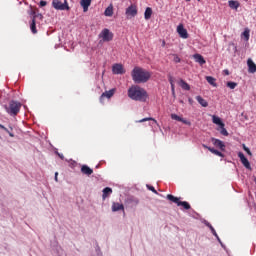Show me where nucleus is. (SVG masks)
<instances>
[{"label": "nucleus", "instance_id": "1", "mask_svg": "<svg viewBox=\"0 0 256 256\" xmlns=\"http://www.w3.org/2000/svg\"><path fill=\"white\" fill-rule=\"evenodd\" d=\"M128 97L132 99V101H140L141 103H145L147 99H149V94H147V90L142 88L141 86H131L128 89Z\"/></svg>", "mask_w": 256, "mask_h": 256}, {"label": "nucleus", "instance_id": "2", "mask_svg": "<svg viewBox=\"0 0 256 256\" xmlns=\"http://www.w3.org/2000/svg\"><path fill=\"white\" fill-rule=\"evenodd\" d=\"M131 75L134 83H147L151 79V72L137 66L134 67Z\"/></svg>", "mask_w": 256, "mask_h": 256}, {"label": "nucleus", "instance_id": "3", "mask_svg": "<svg viewBox=\"0 0 256 256\" xmlns=\"http://www.w3.org/2000/svg\"><path fill=\"white\" fill-rule=\"evenodd\" d=\"M22 104L20 102L11 100L9 102L8 107L6 108L7 113L9 115H13L14 117L19 114V111H21Z\"/></svg>", "mask_w": 256, "mask_h": 256}, {"label": "nucleus", "instance_id": "4", "mask_svg": "<svg viewBox=\"0 0 256 256\" xmlns=\"http://www.w3.org/2000/svg\"><path fill=\"white\" fill-rule=\"evenodd\" d=\"M52 6L57 11H69V3L67 2V0H65L64 3L61 2V0H53Z\"/></svg>", "mask_w": 256, "mask_h": 256}, {"label": "nucleus", "instance_id": "5", "mask_svg": "<svg viewBox=\"0 0 256 256\" xmlns=\"http://www.w3.org/2000/svg\"><path fill=\"white\" fill-rule=\"evenodd\" d=\"M99 38L102 39V41H104V43H109V41H113V32H111V30L105 28L100 32Z\"/></svg>", "mask_w": 256, "mask_h": 256}, {"label": "nucleus", "instance_id": "6", "mask_svg": "<svg viewBox=\"0 0 256 256\" xmlns=\"http://www.w3.org/2000/svg\"><path fill=\"white\" fill-rule=\"evenodd\" d=\"M114 95H115V88H112L109 91H105L100 96V103H103V101H105V98L106 99H111V97H113Z\"/></svg>", "mask_w": 256, "mask_h": 256}, {"label": "nucleus", "instance_id": "7", "mask_svg": "<svg viewBox=\"0 0 256 256\" xmlns=\"http://www.w3.org/2000/svg\"><path fill=\"white\" fill-rule=\"evenodd\" d=\"M238 157H239L242 165H244V167L246 169L251 170V163H249V160L247 159V157H245V154H243V152H239Z\"/></svg>", "mask_w": 256, "mask_h": 256}, {"label": "nucleus", "instance_id": "8", "mask_svg": "<svg viewBox=\"0 0 256 256\" xmlns=\"http://www.w3.org/2000/svg\"><path fill=\"white\" fill-rule=\"evenodd\" d=\"M112 72L114 75H123L125 73V69L122 64H114L112 66Z\"/></svg>", "mask_w": 256, "mask_h": 256}, {"label": "nucleus", "instance_id": "9", "mask_svg": "<svg viewBox=\"0 0 256 256\" xmlns=\"http://www.w3.org/2000/svg\"><path fill=\"white\" fill-rule=\"evenodd\" d=\"M177 33L180 35L182 39H188L189 33H187V29L183 27V24L178 25L177 27Z\"/></svg>", "mask_w": 256, "mask_h": 256}, {"label": "nucleus", "instance_id": "10", "mask_svg": "<svg viewBox=\"0 0 256 256\" xmlns=\"http://www.w3.org/2000/svg\"><path fill=\"white\" fill-rule=\"evenodd\" d=\"M202 147L204 149H207L208 151H210V153H213V155H217V157H225V154L220 152L219 150L215 149V148H211L209 146H207L206 144H202Z\"/></svg>", "mask_w": 256, "mask_h": 256}, {"label": "nucleus", "instance_id": "11", "mask_svg": "<svg viewBox=\"0 0 256 256\" xmlns=\"http://www.w3.org/2000/svg\"><path fill=\"white\" fill-rule=\"evenodd\" d=\"M126 15L127 17H135L137 15V6L136 5H130L126 9Z\"/></svg>", "mask_w": 256, "mask_h": 256}, {"label": "nucleus", "instance_id": "12", "mask_svg": "<svg viewBox=\"0 0 256 256\" xmlns=\"http://www.w3.org/2000/svg\"><path fill=\"white\" fill-rule=\"evenodd\" d=\"M211 141L213 145L217 147V149H220V151H225V143L223 141L217 138H212Z\"/></svg>", "mask_w": 256, "mask_h": 256}, {"label": "nucleus", "instance_id": "13", "mask_svg": "<svg viewBox=\"0 0 256 256\" xmlns=\"http://www.w3.org/2000/svg\"><path fill=\"white\" fill-rule=\"evenodd\" d=\"M171 119H173L174 121H179L180 123H184V125H191V121H188L185 118H181L177 114H171Z\"/></svg>", "mask_w": 256, "mask_h": 256}, {"label": "nucleus", "instance_id": "14", "mask_svg": "<svg viewBox=\"0 0 256 256\" xmlns=\"http://www.w3.org/2000/svg\"><path fill=\"white\" fill-rule=\"evenodd\" d=\"M92 0H81L80 5L83 8V12L87 13L89 11V7H91Z\"/></svg>", "mask_w": 256, "mask_h": 256}, {"label": "nucleus", "instance_id": "15", "mask_svg": "<svg viewBox=\"0 0 256 256\" xmlns=\"http://www.w3.org/2000/svg\"><path fill=\"white\" fill-rule=\"evenodd\" d=\"M228 6L230 9H234V11H237L241 7V3L237 0H230L228 1Z\"/></svg>", "mask_w": 256, "mask_h": 256}, {"label": "nucleus", "instance_id": "16", "mask_svg": "<svg viewBox=\"0 0 256 256\" xmlns=\"http://www.w3.org/2000/svg\"><path fill=\"white\" fill-rule=\"evenodd\" d=\"M112 211L114 213L117 211H125V206L123 204H119L118 202H113Z\"/></svg>", "mask_w": 256, "mask_h": 256}, {"label": "nucleus", "instance_id": "17", "mask_svg": "<svg viewBox=\"0 0 256 256\" xmlns=\"http://www.w3.org/2000/svg\"><path fill=\"white\" fill-rule=\"evenodd\" d=\"M193 59L196 61V63H199V65H205V63H207L201 54H194Z\"/></svg>", "mask_w": 256, "mask_h": 256}, {"label": "nucleus", "instance_id": "18", "mask_svg": "<svg viewBox=\"0 0 256 256\" xmlns=\"http://www.w3.org/2000/svg\"><path fill=\"white\" fill-rule=\"evenodd\" d=\"M247 65H248V73H256V64L255 62H253V60L248 59Z\"/></svg>", "mask_w": 256, "mask_h": 256}, {"label": "nucleus", "instance_id": "19", "mask_svg": "<svg viewBox=\"0 0 256 256\" xmlns=\"http://www.w3.org/2000/svg\"><path fill=\"white\" fill-rule=\"evenodd\" d=\"M81 173H83V175H87L89 177L90 175H93V169L89 168V166H87V165H83L81 167Z\"/></svg>", "mask_w": 256, "mask_h": 256}, {"label": "nucleus", "instance_id": "20", "mask_svg": "<svg viewBox=\"0 0 256 256\" xmlns=\"http://www.w3.org/2000/svg\"><path fill=\"white\" fill-rule=\"evenodd\" d=\"M166 199H168V201H171L172 203H176V205L179 207V203H181L180 198H177L175 196H173L172 194H168L166 196Z\"/></svg>", "mask_w": 256, "mask_h": 256}, {"label": "nucleus", "instance_id": "21", "mask_svg": "<svg viewBox=\"0 0 256 256\" xmlns=\"http://www.w3.org/2000/svg\"><path fill=\"white\" fill-rule=\"evenodd\" d=\"M179 85L182 89H184V91H191V86L187 82H185V80L181 79L179 81Z\"/></svg>", "mask_w": 256, "mask_h": 256}, {"label": "nucleus", "instance_id": "22", "mask_svg": "<svg viewBox=\"0 0 256 256\" xmlns=\"http://www.w3.org/2000/svg\"><path fill=\"white\" fill-rule=\"evenodd\" d=\"M152 15H153V9L151 7H147L144 13V18L146 19V21H149Z\"/></svg>", "mask_w": 256, "mask_h": 256}, {"label": "nucleus", "instance_id": "23", "mask_svg": "<svg viewBox=\"0 0 256 256\" xmlns=\"http://www.w3.org/2000/svg\"><path fill=\"white\" fill-rule=\"evenodd\" d=\"M0 129H3V131H5L6 133H8V135L10 137H15V134H13V127H9V129H7V127H5L3 124H0Z\"/></svg>", "mask_w": 256, "mask_h": 256}, {"label": "nucleus", "instance_id": "24", "mask_svg": "<svg viewBox=\"0 0 256 256\" xmlns=\"http://www.w3.org/2000/svg\"><path fill=\"white\" fill-rule=\"evenodd\" d=\"M196 101H198V103L203 107H209L207 100L203 99L201 96H196Z\"/></svg>", "mask_w": 256, "mask_h": 256}, {"label": "nucleus", "instance_id": "25", "mask_svg": "<svg viewBox=\"0 0 256 256\" xmlns=\"http://www.w3.org/2000/svg\"><path fill=\"white\" fill-rule=\"evenodd\" d=\"M218 131L221 133V135H223L224 137H229V132L227 131V129H225V124H222L221 126H219Z\"/></svg>", "mask_w": 256, "mask_h": 256}, {"label": "nucleus", "instance_id": "26", "mask_svg": "<svg viewBox=\"0 0 256 256\" xmlns=\"http://www.w3.org/2000/svg\"><path fill=\"white\" fill-rule=\"evenodd\" d=\"M212 122L215 125H219V127H221V125L225 124V123H223V121H221V118H219L218 116H215V115L212 116Z\"/></svg>", "mask_w": 256, "mask_h": 256}, {"label": "nucleus", "instance_id": "27", "mask_svg": "<svg viewBox=\"0 0 256 256\" xmlns=\"http://www.w3.org/2000/svg\"><path fill=\"white\" fill-rule=\"evenodd\" d=\"M111 193H113V189H111L110 187H106L103 189V199H107V196L111 195Z\"/></svg>", "mask_w": 256, "mask_h": 256}, {"label": "nucleus", "instance_id": "28", "mask_svg": "<svg viewBox=\"0 0 256 256\" xmlns=\"http://www.w3.org/2000/svg\"><path fill=\"white\" fill-rule=\"evenodd\" d=\"M30 29H31V32L36 35L37 33V23L35 21V19H32V22L30 24Z\"/></svg>", "mask_w": 256, "mask_h": 256}, {"label": "nucleus", "instance_id": "29", "mask_svg": "<svg viewBox=\"0 0 256 256\" xmlns=\"http://www.w3.org/2000/svg\"><path fill=\"white\" fill-rule=\"evenodd\" d=\"M104 14L106 17H113V6H108Z\"/></svg>", "mask_w": 256, "mask_h": 256}, {"label": "nucleus", "instance_id": "30", "mask_svg": "<svg viewBox=\"0 0 256 256\" xmlns=\"http://www.w3.org/2000/svg\"><path fill=\"white\" fill-rule=\"evenodd\" d=\"M206 81L213 87H217V83H215L216 79L212 76H206Z\"/></svg>", "mask_w": 256, "mask_h": 256}, {"label": "nucleus", "instance_id": "31", "mask_svg": "<svg viewBox=\"0 0 256 256\" xmlns=\"http://www.w3.org/2000/svg\"><path fill=\"white\" fill-rule=\"evenodd\" d=\"M179 207H183L186 209V211H188V209H191V204H189L187 201H180Z\"/></svg>", "mask_w": 256, "mask_h": 256}, {"label": "nucleus", "instance_id": "32", "mask_svg": "<svg viewBox=\"0 0 256 256\" xmlns=\"http://www.w3.org/2000/svg\"><path fill=\"white\" fill-rule=\"evenodd\" d=\"M145 121H153V123H155V125H157V120H155V118H151V117L138 120L137 123H145Z\"/></svg>", "mask_w": 256, "mask_h": 256}, {"label": "nucleus", "instance_id": "33", "mask_svg": "<svg viewBox=\"0 0 256 256\" xmlns=\"http://www.w3.org/2000/svg\"><path fill=\"white\" fill-rule=\"evenodd\" d=\"M242 35L245 38V41H249V29H245Z\"/></svg>", "mask_w": 256, "mask_h": 256}, {"label": "nucleus", "instance_id": "34", "mask_svg": "<svg viewBox=\"0 0 256 256\" xmlns=\"http://www.w3.org/2000/svg\"><path fill=\"white\" fill-rule=\"evenodd\" d=\"M227 87H229V89H235V87H237V83L227 82Z\"/></svg>", "mask_w": 256, "mask_h": 256}, {"label": "nucleus", "instance_id": "35", "mask_svg": "<svg viewBox=\"0 0 256 256\" xmlns=\"http://www.w3.org/2000/svg\"><path fill=\"white\" fill-rule=\"evenodd\" d=\"M129 201L132 205H139V199L137 198H130Z\"/></svg>", "mask_w": 256, "mask_h": 256}, {"label": "nucleus", "instance_id": "36", "mask_svg": "<svg viewBox=\"0 0 256 256\" xmlns=\"http://www.w3.org/2000/svg\"><path fill=\"white\" fill-rule=\"evenodd\" d=\"M173 57H174L173 59L174 63H181V58H179L177 54H174Z\"/></svg>", "mask_w": 256, "mask_h": 256}, {"label": "nucleus", "instance_id": "37", "mask_svg": "<svg viewBox=\"0 0 256 256\" xmlns=\"http://www.w3.org/2000/svg\"><path fill=\"white\" fill-rule=\"evenodd\" d=\"M32 19H34V21H35V19L43 20V14L38 13V14L34 15Z\"/></svg>", "mask_w": 256, "mask_h": 256}, {"label": "nucleus", "instance_id": "38", "mask_svg": "<svg viewBox=\"0 0 256 256\" xmlns=\"http://www.w3.org/2000/svg\"><path fill=\"white\" fill-rule=\"evenodd\" d=\"M147 189H149V191H152V193H155L157 195V190H155V187L147 185Z\"/></svg>", "mask_w": 256, "mask_h": 256}, {"label": "nucleus", "instance_id": "39", "mask_svg": "<svg viewBox=\"0 0 256 256\" xmlns=\"http://www.w3.org/2000/svg\"><path fill=\"white\" fill-rule=\"evenodd\" d=\"M211 233L212 235H214V237H217L218 241H220L219 236L217 235V231H215V228L211 227Z\"/></svg>", "mask_w": 256, "mask_h": 256}, {"label": "nucleus", "instance_id": "40", "mask_svg": "<svg viewBox=\"0 0 256 256\" xmlns=\"http://www.w3.org/2000/svg\"><path fill=\"white\" fill-rule=\"evenodd\" d=\"M243 149H244V151H246V153L248 154V155H253L252 153H251V150L249 149V148H247V146H245V145H243Z\"/></svg>", "mask_w": 256, "mask_h": 256}, {"label": "nucleus", "instance_id": "41", "mask_svg": "<svg viewBox=\"0 0 256 256\" xmlns=\"http://www.w3.org/2000/svg\"><path fill=\"white\" fill-rule=\"evenodd\" d=\"M45 6H47V1L45 0L40 1V7H45Z\"/></svg>", "mask_w": 256, "mask_h": 256}, {"label": "nucleus", "instance_id": "42", "mask_svg": "<svg viewBox=\"0 0 256 256\" xmlns=\"http://www.w3.org/2000/svg\"><path fill=\"white\" fill-rule=\"evenodd\" d=\"M171 91L173 95H175V84H171Z\"/></svg>", "mask_w": 256, "mask_h": 256}, {"label": "nucleus", "instance_id": "43", "mask_svg": "<svg viewBox=\"0 0 256 256\" xmlns=\"http://www.w3.org/2000/svg\"><path fill=\"white\" fill-rule=\"evenodd\" d=\"M56 155H58V157H60L62 160L65 159V156L59 152H56Z\"/></svg>", "mask_w": 256, "mask_h": 256}, {"label": "nucleus", "instance_id": "44", "mask_svg": "<svg viewBox=\"0 0 256 256\" xmlns=\"http://www.w3.org/2000/svg\"><path fill=\"white\" fill-rule=\"evenodd\" d=\"M30 15H32V17H35V15H37V12H35V10H33Z\"/></svg>", "mask_w": 256, "mask_h": 256}, {"label": "nucleus", "instance_id": "45", "mask_svg": "<svg viewBox=\"0 0 256 256\" xmlns=\"http://www.w3.org/2000/svg\"><path fill=\"white\" fill-rule=\"evenodd\" d=\"M58 175H59V172H55V181H59L58 178H57Z\"/></svg>", "mask_w": 256, "mask_h": 256}, {"label": "nucleus", "instance_id": "46", "mask_svg": "<svg viewBox=\"0 0 256 256\" xmlns=\"http://www.w3.org/2000/svg\"><path fill=\"white\" fill-rule=\"evenodd\" d=\"M224 75H229V70H224Z\"/></svg>", "mask_w": 256, "mask_h": 256}, {"label": "nucleus", "instance_id": "47", "mask_svg": "<svg viewBox=\"0 0 256 256\" xmlns=\"http://www.w3.org/2000/svg\"><path fill=\"white\" fill-rule=\"evenodd\" d=\"M206 225H207V227H209V229L211 231V227H213V226L210 223H207Z\"/></svg>", "mask_w": 256, "mask_h": 256}, {"label": "nucleus", "instance_id": "48", "mask_svg": "<svg viewBox=\"0 0 256 256\" xmlns=\"http://www.w3.org/2000/svg\"><path fill=\"white\" fill-rule=\"evenodd\" d=\"M166 43L165 40L162 41V47H165Z\"/></svg>", "mask_w": 256, "mask_h": 256}, {"label": "nucleus", "instance_id": "49", "mask_svg": "<svg viewBox=\"0 0 256 256\" xmlns=\"http://www.w3.org/2000/svg\"><path fill=\"white\" fill-rule=\"evenodd\" d=\"M169 81H170V85H174L173 79H170Z\"/></svg>", "mask_w": 256, "mask_h": 256}, {"label": "nucleus", "instance_id": "50", "mask_svg": "<svg viewBox=\"0 0 256 256\" xmlns=\"http://www.w3.org/2000/svg\"><path fill=\"white\" fill-rule=\"evenodd\" d=\"M189 103H193V99L189 98Z\"/></svg>", "mask_w": 256, "mask_h": 256}, {"label": "nucleus", "instance_id": "51", "mask_svg": "<svg viewBox=\"0 0 256 256\" xmlns=\"http://www.w3.org/2000/svg\"><path fill=\"white\" fill-rule=\"evenodd\" d=\"M187 2L191 1V0H186Z\"/></svg>", "mask_w": 256, "mask_h": 256}, {"label": "nucleus", "instance_id": "52", "mask_svg": "<svg viewBox=\"0 0 256 256\" xmlns=\"http://www.w3.org/2000/svg\"><path fill=\"white\" fill-rule=\"evenodd\" d=\"M180 103H183V101L181 100Z\"/></svg>", "mask_w": 256, "mask_h": 256}]
</instances>
